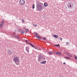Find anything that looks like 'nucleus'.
<instances>
[{
    "label": "nucleus",
    "mask_w": 77,
    "mask_h": 77,
    "mask_svg": "<svg viewBox=\"0 0 77 77\" xmlns=\"http://www.w3.org/2000/svg\"><path fill=\"white\" fill-rule=\"evenodd\" d=\"M53 37L55 38H59V36L57 35H53Z\"/></svg>",
    "instance_id": "nucleus-9"
},
{
    "label": "nucleus",
    "mask_w": 77,
    "mask_h": 77,
    "mask_svg": "<svg viewBox=\"0 0 77 77\" xmlns=\"http://www.w3.org/2000/svg\"><path fill=\"white\" fill-rule=\"evenodd\" d=\"M43 6H44L43 4L40 2H38L36 4V10L38 9V10H42V9H44V8H42Z\"/></svg>",
    "instance_id": "nucleus-1"
},
{
    "label": "nucleus",
    "mask_w": 77,
    "mask_h": 77,
    "mask_svg": "<svg viewBox=\"0 0 77 77\" xmlns=\"http://www.w3.org/2000/svg\"><path fill=\"white\" fill-rule=\"evenodd\" d=\"M33 48H35V49H36L37 48L36 46H34V47H33Z\"/></svg>",
    "instance_id": "nucleus-33"
},
{
    "label": "nucleus",
    "mask_w": 77,
    "mask_h": 77,
    "mask_svg": "<svg viewBox=\"0 0 77 77\" xmlns=\"http://www.w3.org/2000/svg\"><path fill=\"white\" fill-rule=\"evenodd\" d=\"M54 53H56V54H57V52H54Z\"/></svg>",
    "instance_id": "nucleus-34"
},
{
    "label": "nucleus",
    "mask_w": 77,
    "mask_h": 77,
    "mask_svg": "<svg viewBox=\"0 0 77 77\" xmlns=\"http://www.w3.org/2000/svg\"><path fill=\"white\" fill-rule=\"evenodd\" d=\"M64 58H66V59H69L70 60L71 59V58H70L69 57H64Z\"/></svg>",
    "instance_id": "nucleus-15"
},
{
    "label": "nucleus",
    "mask_w": 77,
    "mask_h": 77,
    "mask_svg": "<svg viewBox=\"0 0 77 77\" xmlns=\"http://www.w3.org/2000/svg\"><path fill=\"white\" fill-rule=\"evenodd\" d=\"M22 22H23V23H24L25 22V21H24V20L23 19H22Z\"/></svg>",
    "instance_id": "nucleus-29"
},
{
    "label": "nucleus",
    "mask_w": 77,
    "mask_h": 77,
    "mask_svg": "<svg viewBox=\"0 0 77 77\" xmlns=\"http://www.w3.org/2000/svg\"><path fill=\"white\" fill-rule=\"evenodd\" d=\"M14 60L15 62L16 65H19V63H20V61L19 60L18 57L16 56L14 58Z\"/></svg>",
    "instance_id": "nucleus-3"
},
{
    "label": "nucleus",
    "mask_w": 77,
    "mask_h": 77,
    "mask_svg": "<svg viewBox=\"0 0 77 77\" xmlns=\"http://www.w3.org/2000/svg\"><path fill=\"white\" fill-rule=\"evenodd\" d=\"M66 54V55H67V56H68L69 55V54H68V53H67V52H66L65 53Z\"/></svg>",
    "instance_id": "nucleus-23"
},
{
    "label": "nucleus",
    "mask_w": 77,
    "mask_h": 77,
    "mask_svg": "<svg viewBox=\"0 0 77 77\" xmlns=\"http://www.w3.org/2000/svg\"><path fill=\"white\" fill-rule=\"evenodd\" d=\"M25 41H26V44H28V42H28V41H27V40H26Z\"/></svg>",
    "instance_id": "nucleus-25"
},
{
    "label": "nucleus",
    "mask_w": 77,
    "mask_h": 77,
    "mask_svg": "<svg viewBox=\"0 0 77 77\" xmlns=\"http://www.w3.org/2000/svg\"><path fill=\"white\" fill-rule=\"evenodd\" d=\"M26 32H29V29H26Z\"/></svg>",
    "instance_id": "nucleus-30"
},
{
    "label": "nucleus",
    "mask_w": 77,
    "mask_h": 77,
    "mask_svg": "<svg viewBox=\"0 0 77 77\" xmlns=\"http://www.w3.org/2000/svg\"><path fill=\"white\" fill-rule=\"evenodd\" d=\"M8 53L9 56H10V55H11V54H12V52L11 50L8 51Z\"/></svg>",
    "instance_id": "nucleus-6"
},
{
    "label": "nucleus",
    "mask_w": 77,
    "mask_h": 77,
    "mask_svg": "<svg viewBox=\"0 0 77 77\" xmlns=\"http://www.w3.org/2000/svg\"><path fill=\"white\" fill-rule=\"evenodd\" d=\"M48 54H53V52H49L48 53Z\"/></svg>",
    "instance_id": "nucleus-22"
},
{
    "label": "nucleus",
    "mask_w": 77,
    "mask_h": 77,
    "mask_svg": "<svg viewBox=\"0 0 77 77\" xmlns=\"http://www.w3.org/2000/svg\"><path fill=\"white\" fill-rule=\"evenodd\" d=\"M54 45L56 46V47H60V45H59V44H58V45L56 44Z\"/></svg>",
    "instance_id": "nucleus-17"
},
{
    "label": "nucleus",
    "mask_w": 77,
    "mask_h": 77,
    "mask_svg": "<svg viewBox=\"0 0 77 77\" xmlns=\"http://www.w3.org/2000/svg\"><path fill=\"white\" fill-rule=\"evenodd\" d=\"M60 41H62V38L61 37L60 38Z\"/></svg>",
    "instance_id": "nucleus-32"
},
{
    "label": "nucleus",
    "mask_w": 77,
    "mask_h": 77,
    "mask_svg": "<svg viewBox=\"0 0 77 77\" xmlns=\"http://www.w3.org/2000/svg\"><path fill=\"white\" fill-rule=\"evenodd\" d=\"M29 45H31V46H32V47H35V46H33V45L31 43H29Z\"/></svg>",
    "instance_id": "nucleus-16"
},
{
    "label": "nucleus",
    "mask_w": 77,
    "mask_h": 77,
    "mask_svg": "<svg viewBox=\"0 0 77 77\" xmlns=\"http://www.w3.org/2000/svg\"><path fill=\"white\" fill-rule=\"evenodd\" d=\"M1 24H2V25L3 26V24H4V20H2V21Z\"/></svg>",
    "instance_id": "nucleus-18"
},
{
    "label": "nucleus",
    "mask_w": 77,
    "mask_h": 77,
    "mask_svg": "<svg viewBox=\"0 0 77 77\" xmlns=\"http://www.w3.org/2000/svg\"><path fill=\"white\" fill-rule=\"evenodd\" d=\"M13 36H14L15 38H18V39H20V38L18 35H14Z\"/></svg>",
    "instance_id": "nucleus-10"
},
{
    "label": "nucleus",
    "mask_w": 77,
    "mask_h": 77,
    "mask_svg": "<svg viewBox=\"0 0 77 77\" xmlns=\"http://www.w3.org/2000/svg\"><path fill=\"white\" fill-rule=\"evenodd\" d=\"M36 38H37V39H42V38H41V36H37L36 37Z\"/></svg>",
    "instance_id": "nucleus-11"
},
{
    "label": "nucleus",
    "mask_w": 77,
    "mask_h": 77,
    "mask_svg": "<svg viewBox=\"0 0 77 77\" xmlns=\"http://www.w3.org/2000/svg\"><path fill=\"white\" fill-rule=\"evenodd\" d=\"M46 61H47L45 60V61L42 62H41L40 63H41V64H45V63H46Z\"/></svg>",
    "instance_id": "nucleus-12"
},
{
    "label": "nucleus",
    "mask_w": 77,
    "mask_h": 77,
    "mask_svg": "<svg viewBox=\"0 0 77 77\" xmlns=\"http://www.w3.org/2000/svg\"><path fill=\"white\" fill-rule=\"evenodd\" d=\"M34 35L36 36V37L38 36V33L36 32H35L34 33Z\"/></svg>",
    "instance_id": "nucleus-19"
},
{
    "label": "nucleus",
    "mask_w": 77,
    "mask_h": 77,
    "mask_svg": "<svg viewBox=\"0 0 77 77\" xmlns=\"http://www.w3.org/2000/svg\"><path fill=\"white\" fill-rule=\"evenodd\" d=\"M45 60V57L40 54L38 55V62H40L41 61Z\"/></svg>",
    "instance_id": "nucleus-2"
},
{
    "label": "nucleus",
    "mask_w": 77,
    "mask_h": 77,
    "mask_svg": "<svg viewBox=\"0 0 77 77\" xmlns=\"http://www.w3.org/2000/svg\"><path fill=\"white\" fill-rule=\"evenodd\" d=\"M26 51H27L28 53H29V47L27 46V47H26Z\"/></svg>",
    "instance_id": "nucleus-7"
},
{
    "label": "nucleus",
    "mask_w": 77,
    "mask_h": 77,
    "mask_svg": "<svg viewBox=\"0 0 77 77\" xmlns=\"http://www.w3.org/2000/svg\"><path fill=\"white\" fill-rule=\"evenodd\" d=\"M75 59L77 60V56H75Z\"/></svg>",
    "instance_id": "nucleus-27"
},
{
    "label": "nucleus",
    "mask_w": 77,
    "mask_h": 77,
    "mask_svg": "<svg viewBox=\"0 0 77 77\" xmlns=\"http://www.w3.org/2000/svg\"><path fill=\"white\" fill-rule=\"evenodd\" d=\"M43 39H44V40H45V39H46V38L45 37H43Z\"/></svg>",
    "instance_id": "nucleus-31"
},
{
    "label": "nucleus",
    "mask_w": 77,
    "mask_h": 77,
    "mask_svg": "<svg viewBox=\"0 0 77 77\" xmlns=\"http://www.w3.org/2000/svg\"><path fill=\"white\" fill-rule=\"evenodd\" d=\"M3 26V25L2 24H0V28L2 27Z\"/></svg>",
    "instance_id": "nucleus-20"
},
{
    "label": "nucleus",
    "mask_w": 77,
    "mask_h": 77,
    "mask_svg": "<svg viewBox=\"0 0 77 77\" xmlns=\"http://www.w3.org/2000/svg\"><path fill=\"white\" fill-rule=\"evenodd\" d=\"M68 56L70 57H72V55H71L70 54H69V55H68Z\"/></svg>",
    "instance_id": "nucleus-24"
},
{
    "label": "nucleus",
    "mask_w": 77,
    "mask_h": 77,
    "mask_svg": "<svg viewBox=\"0 0 77 77\" xmlns=\"http://www.w3.org/2000/svg\"><path fill=\"white\" fill-rule=\"evenodd\" d=\"M19 3L20 5H24V3H25V1L24 0H20L19 1Z\"/></svg>",
    "instance_id": "nucleus-4"
},
{
    "label": "nucleus",
    "mask_w": 77,
    "mask_h": 77,
    "mask_svg": "<svg viewBox=\"0 0 77 77\" xmlns=\"http://www.w3.org/2000/svg\"><path fill=\"white\" fill-rule=\"evenodd\" d=\"M71 5V3H69V5H68V8H72L71 7H72V5Z\"/></svg>",
    "instance_id": "nucleus-8"
},
{
    "label": "nucleus",
    "mask_w": 77,
    "mask_h": 77,
    "mask_svg": "<svg viewBox=\"0 0 77 77\" xmlns=\"http://www.w3.org/2000/svg\"><path fill=\"white\" fill-rule=\"evenodd\" d=\"M45 50H46L45 49Z\"/></svg>",
    "instance_id": "nucleus-37"
},
{
    "label": "nucleus",
    "mask_w": 77,
    "mask_h": 77,
    "mask_svg": "<svg viewBox=\"0 0 77 77\" xmlns=\"http://www.w3.org/2000/svg\"><path fill=\"white\" fill-rule=\"evenodd\" d=\"M45 50H46L45 49Z\"/></svg>",
    "instance_id": "nucleus-38"
},
{
    "label": "nucleus",
    "mask_w": 77,
    "mask_h": 77,
    "mask_svg": "<svg viewBox=\"0 0 77 77\" xmlns=\"http://www.w3.org/2000/svg\"><path fill=\"white\" fill-rule=\"evenodd\" d=\"M33 26H35V27H36V26H37V25L35 24H33Z\"/></svg>",
    "instance_id": "nucleus-26"
},
{
    "label": "nucleus",
    "mask_w": 77,
    "mask_h": 77,
    "mask_svg": "<svg viewBox=\"0 0 77 77\" xmlns=\"http://www.w3.org/2000/svg\"><path fill=\"white\" fill-rule=\"evenodd\" d=\"M63 64H64V65L65 64H66L65 63V62L63 63Z\"/></svg>",
    "instance_id": "nucleus-35"
},
{
    "label": "nucleus",
    "mask_w": 77,
    "mask_h": 77,
    "mask_svg": "<svg viewBox=\"0 0 77 77\" xmlns=\"http://www.w3.org/2000/svg\"><path fill=\"white\" fill-rule=\"evenodd\" d=\"M35 8V4H33L32 5V9H33Z\"/></svg>",
    "instance_id": "nucleus-21"
},
{
    "label": "nucleus",
    "mask_w": 77,
    "mask_h": 77,
    "mask_svg": "<svg viewBox=\"0 0 77 77\" xmlns=\"http://www.w3.org/2000/svg\"><path fill=\"white\" fill-rule=\"evenodd\" d=\"M18 31V32H19V33H21V34H22L23 35H24V32H25V31H24L21 29L19 30Z\"/></svg>",
    "instance_id": "nucleus-5"
},
{
    "label": "nucleus",
    "mask_w": 77,
    "mask_h": 77,
    "mask_svg": "<svg viewBox=\"0 0 77 77\" xmlns=\"http://www.w3.org/2000/svg\"><path fill=\"white\" fill-rule=\"evenodd\" d=\"M57 54H58V55H62V54L61 53L59 52H57Z\"/></svg>",
    "instance_id": "nucleus-14"
},
{
    "label": "nucleus",
    "mask_w": 77,
    "mask_h": 77,
    "mask_svg": "<svg viewBox=\"0 0 77 77\" xmlns=\"http://www.w3.org/2000/svg\"><path fill=\"white\" fill-rule=\"evenodd\" d=\"M44 6L45 7H47V6H48V4H47V3L46 2H45L44 3Z\"/></svg>",
    "instance_id": "nucleus-13"
},
{
    "label": "nucleus",
    "mask_w": 77,
    "mask_h": 77,
    "mask_svg": "<svg viewBox=\"0 0 77 77\" xmlns=\"http://www.w3.org/2000/svg\"><path fill=\"white\" fill-rule=\"evenodd\" d=\"M66 44L67 45H69V42H66Z\"/></svg>",
    "instance_id": "nucleus-28"
},
{
    "label": "nucleus",
    "mask_w": 77,
    "mask_h": 77,
    "mask_svg": "<svg viewBox=\"0 0 77 77\" xmlns=\"http://www.w3.org/2000/svg\"><path fill=\"white\" fill-rule=\"evenodd\" d=\"M24 29H26V28L24 27Z\"/></svg>",
    "instance_id": "nucleus-36"
}]
</instances>
